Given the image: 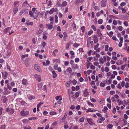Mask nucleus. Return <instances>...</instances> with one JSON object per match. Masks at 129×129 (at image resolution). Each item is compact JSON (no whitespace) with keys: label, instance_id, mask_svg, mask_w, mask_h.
I'll list each match as a JSON object with an SVG mask.
<instances>
[{"label":"nucleus","instance_id":"nucleus-1","mask_svg":"<svg viewBox=\"0 0 129 129\" xmlns=\"http://www.w3.org/2000/svg\"><path fill=\"white\" fill-rule=\"evenodd\" d=\"M6 111L8 112V113L10 114H12L13 113L14 110L12 105L11 104V105L9 106V107L6 109Z\"/></svg>","mask_w":129,"mask_h":129},{"label":"nucleus","instance_id":"nucleus-2","mask_svg":"<svg viewBox=\"0 0 129 129\" xmlns=\"http://www.w3.org/2000/svg\"><path fill=\"white\" fill-rule=\"evenodd\" d=\"M34 77L38 82H40L41 81V77L40 75L35 74V75Z\"/></svg>","mask_w":129,"mask_h":129},{"label":"nucleus","instance_id":"nucleus-3","mask_svg":"<svg viewBox=\"0 0 129 129\" xmlns=\"http://www.w3.org/2000/svg\"><path fill=\"white\" fill-rule=\"evenodd\" d=\"M34 68L35 69L37 70L39 72H41L42 71V70H41V69L39 66L38 64H35L34 65Z\"/></svg>","mask_w":129,"mask_h":129},{"label":"nucleus","instance_id":"nucleus-4","mask_svg":"<svg viewBox=\"0 0 129 129\" xmlns=\"http://www.w3.org/2000/svg\"><path fill=\"white\" fill-rule=\"evenodd\" d=\"M53 23L52 22H51L49 24H47V26L48 29H52L53 27Z\"/></svg>","mask_w":129,"mask_h":129},{"label":"nucleus","instance_id":"nucleus-5","mask_svg":"<svg viewBox=\"0 0 129 129\" xmlns=\"http://www.w3.org/2000/svg\"><path fill=\"white\" fill-rule=\"evenodd\" d=\"M22 83L23 85L26 86L28 84L27 80L26 79H23L22 81Z\"/></svg>","mask_w":129,"mask_h":129},{"label":"nucleus","instance_id":"nucleus-6","mask_svg":"<svg viewBox=\"0 0 129 129\" xmlns=\"http://www.w3.org/2000/svg\"><path fill=\"white\" fill-rule=\"evenodd\" d=\"M4 73L5 74L4 75L3 72H2L3 78L4 79H6V77L8 74V73L6 72H5Z\"/></svg>","mask_w":129,"mask_h":129},{"label":"nucleus","instance_id":"nucleus-7","mask_svg":"<svg viewBox=\"0 0 129 129\" xmlns=\"http://www.w3.org/2000/svg\"><path fill=\"white\" fill-rule=\"evenodd\" d=\"M28 10L26 9L24 10H22L20 12V14L21 15H22L25 12H26L27 13H28Z\"/></svg>","mask_w":129,"mask_h":129},{"label":"nucleus","instance_id":"nucleus-8","mask_svg":"<svg viewBox=\"0 0 129 129\" xmlns=\"http://www.w3.org/2000/svg\"><path fill=\"white\" fill-rule=\"evenodd\" d=\"M105 0H103L101 2V6L102 7H105L106 6Z\"/></svg>","mask_w":129,"mask_h":129},{"label":"nucleus","instance_id":"nucleus-9","mask_svg":"<svg viewBox=\"0 0 129 129\" xmlns=\"http://www.w3.org/2000/svg\"><path fill=\"white\" fill-rule=\"evenodd\" d=\"M87 120L89 123L90 125H92V120L91 118H87Z\"/></svg>","mask_w":129,"mask_h":129},{"label":"nucleus","instance_id":"nucleus-10","mask_svg":"<svg viewBox=\"0 0 129 129\" xmlns=\"http://www.w3.org/2000/svg\"><path fill=\"white\" fill-rule=\"evenodd\" d=\"M52 73L53 74V77L54 78H55L56 77L57 75L56 73L54 71H52Z\"/></svg>","mask_w":129,"mask_h":129},{"label":"nucleus","instance_id":"nucleus-11","mask_svg":"<svg viewBox=\"0 0 129 129\" xmlns=\"http://www.w3.org/2000/svg\"><path fill=\"white\" fill-rule=\"evenodd\" d=\"M67 5V3L65 1H64L62 3V5H61V7H65Z\"/></svg>","mask_w":129,"mask_h":129},{"label":"nucleus","instance_id":"nucleus-12","mask_svg":"<svg viewBox=\"0 0 129 129\" xmlns=\"http://www.w3.org/2000/svg\"><path fill=\"white\" fill-rule=\"evenodd\" d=\"M97 33L98 34L99 37H100L101 36H103L99 29H98L97 30Z\"/></svg>","mask_w":129,"mask_h":129},{"label":"nucleus","instance_id":"nucleus-13","mask_svg":"<svg viewBox=\"0 0 129 129\" xmlns=\"http://www.w3.org/2000/svg\"><path fill=\"white\" fill-rule=\"evenodd\" d=\"M117 103L119 105L122 104L123 102L122 101H121L120 99H117Z\"/></svg>","mask_w":129,"mask_h":129},{"label":"nucleus","instance_id":"nucleus-14","mask_svg":"<svg viewBox=\"0 0 129 129\" xmlns=\"http://www.w3.org/2000/svg\"><path fill=\"white\" fill-rule=\"evenodd\" d=\"M67 71L69 72V73H71L72 72V70L71 68L69 67L66 70Z\"/></svg>","mask_w":129,"mask_h":129},{"label":"nucleus","instance_id":"nucleus-15","mask_svg":"<svg viewBox=\"0 0 129 129\" xmlns=\"http://www.w3.org/2000/svg\"><path fill=\"white\" fill-rule=\"evenodd\" d=\"M17 7H15V8L13 9V11L14 12V14H15L18 11Z\"/></svg>","mask_w":129,"mask_h":129},{"label":"nucleus","instance_id":"nucleus-16","mask_svg":"<svg viewBox=\"0 0 129 129\" xmlns=\"http://www.w3.org/2000/svg\"><path fill=\"white\" fill-rule=\"evenodd\" d=\"M38 16V13H36L35 14H33V17L34 19H35L37 18Z\"/></svg>","mask_w":129,"mask_h":129},{"label":"nucleus","instance_id":"nucleus-17","mask_svg":"<svg viewBox=\"0 0 129 129\" xmlns=\"http://www.w3.org/2000/svg\"><path fill=\"white\" fill-rule=\"evenodd\" d=\"M3 99L2 100V101L4 103H6L7 100V98L5 96H3Z\"/></svg>","mask_w":129,"mask_h":129},{"label":"nucleus","instance_id":"nucleus-18","mask_svg":"<svg viewBox=\"0 0 129 129\" xmlns=\"http://www.w3.org/2000/svg\"><path fill=\"white\" fill-rule=\"evenodd\" d=\"M100 63V64H103L104 63V61L102 57H101L99 59Z\"/></svg>","mask_w":129,"mask_h":129},{"label":"nucleus","instance_id":"nucleus-19","mask_svg":"<svg viewBox=\"0 0 129 129\" xmlns=\"http://www.w3.org/2000/svg\"><path fill=\"white\" fill-rule=\"evenodd\" d=\"M54 9L53 8H52L49 11H47V13H49L50 14H52L53 13Z\"/></svg>","mask_w":129,"mask_h":129},{"label":"nucleus","instance_id":"nucleus-20","mask_svg":"<svg viewBox=\"0 0 129 129\" xmlns=\"http://www.w3.org/2000/svg\"><path fill=\"white\" fill-rule=\"evenodd\" d=\"M57 100L61 101L62 100V98L60 96H57L56 98Z\"/></svg>","mask_w":129,"mask_h":129},{"label":"nucleus","instance_id":"nucleus-21","mask_svg":"<svg viewBox=\"0 0 129 129\" xmlns=\"http://www.w3.org/2000/svg\"><path fill=\"white\" fill-rule=\"evenodd\" d=\"M42 31H43L40 28L39 29L38 31L36 33V34L37 35H39V34H40L41 33H42Z\"/></svg>","mask_w":129,"mask_h":129},{"label":"nucleus","instance_id":"nucleus-22","mask_svg":"<svg viewBox=\"0 0 129 129\" xmlns=\"http://www.w3.org/2000/svg\"><path fill=\"white\" fill-rule=\"evenodd\" d=\"M85 118L84 117H83L81 118L79 120V121L80 122H84Z\"/></svg>","mask_w":129,"mask_h":129},{"label":"nucleus","instance_id":"nucleus-23","mask_svg":"<svg viewBox=\"0 0 129 129\" xmlns=\"http://www.w3.org/2000/svg\"><path fill=\"white\" fill-rule=\"evenodd\" d=\"M126 64H124L122 65L121 66V69L123 70H124V68L125 67H126Z\"/></svg>","mask_w":129,"mask_h":129},{"label":"nucleus","instance_id":"nucleus-24","mask_svg":"<svg viewBox=\"0 0 129 129\" xmlns=\"http://www.w3.org/2000/svg\"><path fill=\"white\" fill-rule=\"evenodd\" d=\"M55 19V22L56 23H57L58 21V17L56 15H55L54 16Z\"/></svg>","mask_w":129,"mask_h":129},{"label":"nucleus","instance_id":"nucleus-25","mask_svg":"<svg viewBox=\"0 0 129 129\" xmlns=\"http://www.w3.org/2000/svg\"><path fill=\"white\" fill-rule=\"evenodd\" d=\"M91 27L93 29L94 31H96V28L94 25H92L91 26Z\"/></svg>","mask_w":129,"mask_h":129},{"label":"nucleus","instance_id":"nucleus-26","mask_svg":"<svg viewBox=\"0 0 129 129\" xmlns=\"http://www.w3.org/2000/svg\"><path fill=\"white\" fill-rule=\"evenodd\" d=\"M57 113L55 112H51L50 113V114L51 115H53L56 114Z\"/></svg>","mask_w":129,"mask_h":129},{"label":"nucleus","instance_id":"nucleus-27","mask_svg":"<svg viewBox=\"0 0 129 129\" xmlns=\"http://www.w3.org/2000/svg\"><path fill=\"white\" fill-rule=\"evenodd\" d=\"M84 96L85 97H87L89 95L88 92H84Z\"/></svg>","mask_w":129,"mask_h":129},{"label":"nucleus","instance_id":"nucleus-28","mask_svg":"<svg viewBox=\"0 0 129 129\" xmlns=\"http://www.w3.org/2000/svg\"><path fill=\"white\" fill-rule=\"evenodd\" d=\"M103 21L102 19H99L98 21V23L99 24H101L102 23Z\"/></svg>","mask_w":129,"mask_h":129},{"label":"nucleus","instance_id":"nucleus-29","mask_svg":"<svg viewBox=\"0 0 129 129\" xmlns=\"http://www.w3.org/2000/svg\"><path fill=\"white\" fill-rule=\"evenodd\" d=\"M93 59V58L92 57H88L87 58V61H88L89 62L92 59Z\"/></svg>","mask_w":129,"mask_h":129},{"label":"nucleus","instance_id":"nucleus-30","mask_svg":"<svg viewBox=\"0 0 129 129\" xmlns=\"http://www.w3.org/2000/svg\"><path fill=\"white\" fill-rule=\"evenodd\" d=\"M78 67V66L77 64H76L75 65H74L72 66V68H74V69H76Z\"/></svg>","mask_w":129,"mask_h":129},{"label":"nucleus","instance_id":"nucleus-31","mask_svg":"<svg viewBox=\"0 0 129 129\" xmlns=\"http://www.w3.org/2000/svg\"><path fill=\"white\" fill-rule=\"evenodd\" d=\"M99 45V44L98 43L96 45L94 46V50H96V48H98Z\"/></svg>","mask_w":129,"mask_h":129},{"label":"nucleus","instance_id":"nucleus-32","mask_svg":"<svg viewBox=\"0 0 129 129\" xmlns=\"http://www.w3.org/2000/svg\"><path fill=\"white\" fill-rule=\"evenodd\" d=\"M36 8H33L32 9V11H33V13L34 14H35V13H38L37 10H35Z\"/></svg>","mask_w":129,"mask_h":129},{"label":"nucleus","instance_id":"nucleus-33","mask_svg":"<svg viewBox=\"0 0 129 129\" xmlns=\"http://www.w3.org/2000/svg\"><path fill=\"white\" fill-rule=\"evenodd\" d=\"M107 127L109 128H111L113 127V125L111 124H109L108 125Z\"/></svg>","mask_w":129,"mask_h":129},{"label":"nucleus","instance_id":"nucleus-34","mask_svg":"<svg viewBox=\"0 0 129 129\" xmlns=\"http://www.w3.org/2000/svg\"><path fill=\"white\" fill-rule=\"evenodd\" d=\"M79 44H77L76 43H74L73 45V46L77 48L79 45Z\"/></svg>","mask_w":129,"mask_h":129},{"label":"nucleus","instance_id":"nucleus-35","mask_svg":"<svg viewBox=\"0 0 129 129\" xmlns=\"http://www.w3.org/2000/svg\"><path fill=\"white\" fill-rule=\"evenodd\" d=\"M80 1V0H76L75 2V4L77 5L79 3Z\"/></svg>","mask_w":129,"mask_h":129},{"label":"nucleus","instance_id":"nucleus-36","mask_svg":"<svg viewBox=\"0 0 129 129\" xmlns=\"http://www.w3.org/2000/svg\"><path fill=\"white\" fill-rule=\"evenodd\" d=\"M72 26L73 28H75L76 27V24H75L74 22H73L72 25Z\"/></svg>","mask_w":129,"mask_h":129},{"label":"nucleus","instance_id":"nucleus-37","mask_svg":"<svg viewBox=\"0 0 129 129\" xmlns=\"http://www.w3.org/2000/svg\"><path fill=\"white\" fill-rule=\"evenodd\" d=\"M118 29L120 31H121L122 30V27L121 26H119L118 27Z\"/></svg>","mask_w":129,"mask_h":129},{"label":"nucleus","instance_id":"nucleus-38","mask_svg":"<svg viewBox=\"0 0 129 129\" xmlns=\"http://www.w3.org/2000/svg\"><path fill=\"white\" fill-rule=\"evenodd\" d=\"M18 3V2L16 1L14 2V5L15 6V7H17V4Z\"/></svg>","mask_w":129,"mask_h":129},{"label":"nucleus","instance_id":"nucleus-39","mask_svg":"<svg viewBox=\"0 0 129 129\" xmlns=\"http://www.w3.org/2000/svg\"><path fill=\"white\" fill-rule=\"evenodd\" d=\"M109 47V46L108 45H106L105 46V50L106 51H107L108 50V48Z\"/></svg>","mask_w":129,"mask_h":129},{"label":"nucleus","instance_id":"nucleus-40","mask_svg":"<svg viewBox=\"0 0 129 129\" xmlns=\"http://www.w3.org/2000/svg\"><path fill=\"white\" fill-rule=\"evenodd\" d=\"M93 32V31L92 30L89 31L88 33V35H91L92 33Z\"/></svg>","mask_w":129,"mask_h":129},{"label":"nucleus","instance_id":"nucleus-41","mask_svg":"<svg viewBox=\"0 0 129 129\" xmlns=\"http://www.w3.org/2000/svg\"><path fill=\"white\" fill-rule=\"evenodd\" d=\"M93 41L95 43H96L98 41V38L95 39H93Z\"/></svg>","mask_w":129,"mask_h":129},{"label":"nucleus","instance_id":"nucleus-42","mask_svg":"<svg viewBox=\"0 0 129 129\" xmlns=\"http://www.w3.org/2000/svg\"><path fill=\"white\" fill-rule=\"evenodd\" d=\"M123 24L126 26H128V23L127 22L124 21L123 22Z\"/></svg>","mask_w":129,"mask_h":129},{"label":"nucleus","instance_id":"nucleus-43","mask_svg":"<svg viewBox=\"0 0 129 129\" xmlns=\"http://www.w3.org/2000/svg\"><path fill=\"white\" fill-rule=\"evenodd\" d=\"M72 83L74 85H75L76 84L77 81L75 80L74 79L72 81Z\"/></svg>","mask_w":129,"mask_h":129},{"label":"nucleus","instance_id":"nucleus-44","mask_svg":"<svg viewBox=\"0 0 129 129\" xmlns=\"http://www.w3.org/2000/svg\"><path fill=\"white\" fill-rule=\"evenodd\" d=\"M125 4L126 3H125L123 2L120 4V5L121 6L123 7L125 5Z\"/></svg>","mask_w":129,"mask_h":129},{"label":"nucleus","instance_id":"nucleus-45","mask_svg":"<svg viewBox=\"0 0 129 129\" xmlns=\"http://www.w3.org/2000/svg\"><path fill=\"white\" fill-rule=\"evenodd\" d=\"M100 86L101 87H104L105 86V84L104 83L101 82L100 84Z\"/></svg>","mask_w":129,"mask_h":129},{"label":"nucleus","instance_id":"nucleus-46","mask_svg":"<svg viewBox=\"0 0 129 129\" xmlns=\"http://www.w3.org/2000/svg\"><path fill=\"white\" fill-rule=\"evenodd\" d=\"M95 67L93 65H91L90 68L91 69L94 70L95 69Z\"/></svg>","mask_w":129,"mask_h":129},{"label":"nucleus","instance_id":"nucleus-47","mask_svg":"<svg viewBox=\"0 0 129 129\" xmlns=\"http://www.w3.org/2000/svg\"><path fill=\"white\" fill-rule=\"evenodd\" d=\"M106 28L107 29L109 30L111 29V26L110 25H107L106 26Z\"/></svg>","mask_w":129,"mask_h":129},{"label":"nucleus","instance_id":"nucleus-48","mask_svg":"<svg viewBox=\"0 0 129 129\" xmlns=\"http://www.w3.org/2000/svg\"><path fill=\"white\" fill-rule=\"evenodd\" d=\"M85 27L84 26H83L81 27V29L82 32H84L85 30Z\"/></svg>","mask_w":129,"mask_h":129},{"label":"nucleus","instance_id":"nucleus-49","mask_svg":"<svg viewBox=\"0 0 129 129\" xmlns=\"http://www.w3.org/2000/svg\"><path fill=\"white\" fill-rule=\"evenodd\" d=\"M113 12L116 14H117L118 13V11L114 9H113Z\"/></svg>","mask_w":129,"mask_h":129},{"label":"nucleus","instance_id":"nucleus-50","mask_svg":"<svg viewBox=\"0 0 129 129\" xmlns=\"http://www.w3.org/2000/svg\"><path fill=\"white\" fill-rule=\"evenodd\" d=\"M107 101L110 104L111 103V101L110 97H109V98H108L107 99Z\"/></svg>","mask_w":129,"mask_h":129},{"label":"nucleus","instance_id":"nucleus-51","mask_svg":"<svg viewBox=\"0 0 129 129\" xmlns=\"http://www.w3.org/2000/svg\"><path fill=\"white\" fill-rule=\"evenodd\" d=\"M26 24L27 25H32L33 24V22H31L29 23H26Z\"/></svg>","mask_w":129,"mask_h":129},{"label":"nucleus","instance_id":"nucleus-52","mask_svg":"<svg viewBox=\"0 0 129 129\" xmlns=\"http://www.w3.org/2000/svg\"><path fill=\"white\" fill-rule=\"evenodd\" d=\"M75 96L76 98H77L79 96V93L78 92H76L75 93Z\"/></svg>","mask_w":129,"mask_h":129},{"label":"nucleus","instance_id":"nucleus-53","mask_svg":"<svg viewBox=\"0 0 129 129\" xmlns=\"http://www.w3.org/2000/svg\"><path fill=\"white\" fill-rule=\"evenodd\" d=\"M116 111V108L115 107L114 108H113V110L112 112L113 113L115 114V113Z\"/></svg>","mask_w":129,"mask_h":129},{"label":"nucleus","instance_id":"nucleus-54","mask_svg":"<svg viewBox=\"0 0 129 129\" xmlns=\"http://www.w3.org/2000/svg\"><path fill=\"white\" fill-rule=\"evenodd\" d=\"M7 87L8 89L9 90H11L12 88V87H11L10 86V85H9L8 84L7 85Z\"/></svg>","mask_w":129,"mask_h":129},{"label":"nucleus","instance_id":"nucleus-55","mask_svg":"<svg viewBox=\"0 0 129 129\" xmlns=\"http://www.w3.org/2000/svg\"><path fill=\"white\" fill-rule=\"evenodd\" d=\"M36 118H37L36 117H31V118H29L28 119L29 120H32V119L35 120V119H36Z\"/></svg>","mask_w":129,"mask_h":129},{"label":"nucleus","instance_id":"nucleus-56","mask_svg":"<svg viewBox=\"0 0 129 129\" xmlns=\"http://www.w3.org/2000/svg\"><path fill=\"white\" fill-rule=\"evenodd\" d=\"M107 106L110 109H111V106L110 104H107Z\"/></svg>","mask_w":129,"mask_h":129},{"label":"nucleus","instance_id":"nucleus-57","mask_svg":"<svg viewBox=\"0 0 129 129\" xmlns=\"http://www.w3.org/2000/svg\"><path fill=\"white\" fill-rule=\"evenodd\" d=\"M113 24H114L115 25H117V22L115 20H113Z\"/></svg>","mask_w":129,"mask_h":129},{"label":"nucleus","instance_id":"nucleus-58","mask_svg":"<svg viewBox=\"0 0 129 129\" xmlns=\"http://www.w3.org/2000/svg\"><path fill=\"white\" fill-rule=\"evenodd\" d=\"M43 103L42 102H40V103L37 105V107H40L41 105L42 104H43Z\"/></svg>","mask_w":129,"mask_h":129},{"label":"nucleus","instance_id":"nucleus-59","mask_svg":"<svg viewBox=\"0 0 129 129\" xmlns=\"http://www.w3.org/2000/svg\"><path fill=\"white\" fill-rule=\"evenodd\" d=\"M75 62H78L79 61V59L78 58H75Z\"/></svg>","mask_w":129,"mask_h":129},{"label":"nucleus","instance_id":"nucleus-60","mask_svg":"<svg viewBox=\"0 0 129 129\" xmlns=\"http://www.w3.org/2000/svg\"><path fill=\"white\" fill-rule=\"evenodd\" d=\"M57 30L58 31H60L61 30V29H60V26H58L57 28Z\"/></svg>","mask_w":129,"mask_h":129},{"label":"nucleus","instance_id":"nucleus-61","mask_svg":"<svg viewBox=\"0 0 129 129\" xmlns=\"http://www.w3.org/2000/svg\"><path fill=\"white\" fill-rule=\"evenodd\" d=\"M129 86V83L127 82L126 83L125 85V87L126 88H128Z\"/></svg>","mask_w":129,"mask_h":129},{"label":"nucleus","instance_id":"nucleus-62","mask_svg":"<svg viewBox=\"0 0 129 129\" xmlns=\"http://www.w3.org/2000/svg\"><path fill=\"white\" fill-rule=\"evenodd\" d=\"M58 51L57 50L55 49L53 53L55 55L58 52Z\"/></svg>","mask_w":129,"mask_h":129},{"label":"nucleus","instance_id":"nucleus-63","mask_svg":"<svg viewBox=\"0 0 129 129\" xmlns=\"http://www.w3.org/2000/svg\"><path fill=\"white\" fill-rule=\"evenodd\" d=\"M112 68L113 69H115L116 68V67L114 65H113L112 66Z\"/></svg>","mask_w":129,"mask_h":129},{"label":"nucleus","instance_id":"nucleus-64","mask_svg":"<svg viewBox=\"0 0 129 129\" xmlns=\"http://www.w3.org/2000/svg\"><path fill=\"white\" fill-rule=\"evenodd\" d=\"M29 113V112L28 111H26L24 113V116L28 115Z\"/></svg>","mask_w":129,"mask_h":129}]
</instances>
